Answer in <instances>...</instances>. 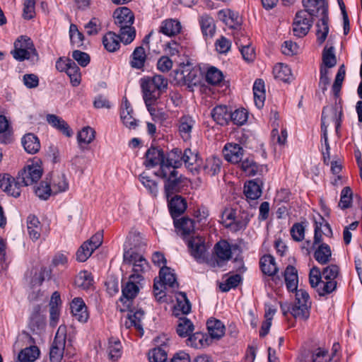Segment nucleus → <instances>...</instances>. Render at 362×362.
I'll list each match as a JSON object with an SVG mask.
<instances>
[{"mask_svg":"<svg viewBox=\"0 0 362 362\" xmlns=\"http://www.w3.org/2000/svg\"><path fill=\"white\" fill-rule=\"evenodd\" d=\"M340 269L337 264H329L321 271L317 267L310 270L309 283L320 296H326L337 290V279Z\"/></svg>","mask_w":362,"mask_h":362,"instance_id":"1","label":"nucleus"},{"mask_svg":"<svg viewBox=\"0 0 362 362\" xmlns=\"http://www.w3.org/2000/svg\"><path fill=\"white\" fill-rule=\"evenodd\" d=\"M157 177L164 180V190L166 197L182 192L187 187L188 180L171 166H163L155 172Z\"/></svg>","mask_w":362,"mask_h":362,"instance_id":"2","label":"nucleus"},{"mask_svg":"<svg viewBox=\"0 0 362 362\" xmlns=\"http://www.w3.org/2000/svg\"><path fill=\"white\" fill-rule=\"evenodd\" d=\"M141 88L143 93V98L145 104L151 105V103H157L161 93L168 87V80L163 76L154 75L141 79Z\"/></svg>","mask_w":362,"mask_h":362,"instance_id":"3","label":"nucleus"},{"mask_svg":"<svg viewBox=\"0 0 362 362\" xmlns=\"http://www.w3.org/2000/svg\"><path fill=\"white\" fill-rule=\"evenodd\" d=\"M311 300L308 293L299 289L296 293L295 303L291 307V314L296 319L307 320L310 316Z\"/></svg>","mask_w":362,"mask_h":362,"instance_id":"4","label":"nucleus"},{"mask_svg":"<svg viewBox=\"0 0 362 362\" xmlns=\"http://www.w3.org/2000/svg\"><path fill=\"white\" fill-rule=\"evenodd\" d=\"M124 263L127 264H132L133 274L132 275H136L140 278H136L137 280L143 281V274L149 269V264L147 260L140 254L129 250L125 251L123 255Z\"/></svg>","mask_w":362,"mask_h":362,"instance_id":"5","label":"nucleus"},{"mask_svg":"<svg viewBox=\"0 0 362 362\" xmlns=\"http://www.w3.org/2000/svg\"><path fill=\"white\" fill-rule=\"evenodd\" d=\"M14 59L18 61L29 59L32 54L37 55V52L31 39L21 35L14 42V50L11 52Z\"/></svg>","mask_w":362,"mask_h":362,"instance_id":"6","label":"nucleus"},{"mask_svg":"<svg viewBox=\"0 0 362 362\" xmlns=\"http://www.w3.org/2000/svg\"><path fill=\"white\" fill-rule=\"evenodd\" d=\"M136 278H139L136 275H130L129 281L122 286V295L119 298V301L123 303L124 308L121 309L122 311L129 308L132 300L139 292L141 281L137 280Z\"/></svg>","mask_w":362,"mask_h":362,"instance_id":"7","label":"nucleus"},{"mask_svg":"<svg viewBox=\"0 0 362 362\" xmlns=\"http://www.w3.org/2000/svg\"><path fill=\"white\" fill-rule=\"evenodd\" d=\"M66 327L59 326L49 350L50 362H61L66 345Z\"/></svg>","mask_w":362,"mask_h":362,"instance_id":"8","label":"nucleus"},{"mask_svg":"<svg viewBox=\"0 0 362 362\" xmlns=\"http://www.w3.org/2000/svg\"><path fill=\"white\" fill-rule=\"evenodd\" d=\"M103 239V233L98 232L89 240L84 242L76 252V260L80 262H86L93 252L102 245Z\"/></svg>","mask_w":362,"mask_h":362,"instance_id":"9","label":"nucleus"},{"mask_svg":"<svg viewBox=\"0 0 362 362\" xmlns=\"http://www.w3.org/2000/svg\"><path fill=\"white\" fill-rule=\"evenodd\" d=\"M313 16L303 10L296 13L293 23V32L295 36L303 37L308 33L313 23Z\"/></svg>","mask_w":362,"mask_h":362,"instance_id":"10","label":"nucleus"},{"mask_svg":"<svg viewBox=\"0 0 362 362\" xmlns=\"http://www.w3.org/2000/svg\"><path fill=\"white\" fill-rule=\"evenodd\" d=\"M190 255L198 262H203L205 260L206 245L205 240L199 236H192L186 240Z\"/></svg>","mask_w":362,"mask_h":362,"instance_id":"11","label":"nucleus"},{"mask_svg":"<svg viewBox=\"0 0 362 362\" xmlns=\"http://www.w3.org/2000/svg\"><path fill=\"white\" fill-rule=\"evenodd\" d=\"M232 257L231 245L225 240L216 243L214 247L213 259L214 265L221 267L225 264Z\"/></svg>","mask_w":362,"mask_h":362,"instance_id":"12","label":"nucleus"},{"mask_svg":"<svg viewBox=\"0 0 362 362\" xmlns=\"http://www.w3.org/2000/svg\"><path fill=\"white\" fill-rule=\"evenodd\" d=\"M42 175L41 167L37 165H28L17 176L18 180L21 182L23 186L31 185L37 182Z\"/></svg>","mask_w":362,"mask_h":362,"instance_id":"13","label":"nucleus"},{"mask_svg":"<svg viewBox=\"0 0 362 362\" xmlns=\"http://www.w3.org/2000/svg\"><path fill=\"white\" fill-rule=\"evenodd\" d=\"M331 111L332 114V121L334 122L335 124V130L337 134H338L339 130L341 127V117L343 115V110L342 107L341 105H336L335 107L329 108V107H324L322 112V124H321V129L322 132V136H325V135H327V126L325 125V119L327 117V113Z\"/></svg>","mask_w":362,"mask_h":362,"instance_id":"14","label":"nucleus"},{"mask_svg":"<svg viewBox=\"0 0 362 362\" xmlns=\"http://www.w3.org/2000/svg\"><path fill=\"white\" fill-rule=\"evenodd\" d=\"M305 11L311 16H317L321 13V16L328 15V4L326 0H302Z\"/></svg>","mask_w":362,"mask_h":362,"instance_id":"15","label":"nucleus"},{"mask_svg":"<svg viewBox=\"0 0 362 362\" xmlns=\"http://www.w3.org/2000/svg\"><path fill=\"white\" fill-rule=\"evenodd\" d=\"M115 23L119 29L124 26L132 25L134 16L132 11L127 7H121L116 9L113 13Z\"/></svg>","mask_w":362,"mask_h":362,"instance_id":"16","label":"nucleus"},{"mask_svg":"<svg viewBox=\"0 0 362 362\" xmlns=\"http://www.w3.org/2000/svg\"><path fill=\"white\" fill-rule=\"evenodd\" d=\"M71 311L74 317L80 322H87L89 317L87 307L81 298H74L71 303Z\"/></svg>","mask_w":362,"mask_h":362,"instance_id":"17","label":"nucleus"},{"mask_svg":"<svg viewBox=\"0 0 362 362\" xmlns=\"http://www.w3.org/2000/svg\"><path fill=\"white\" fill-rule=\"evenodd\" d=\"M211 115L217 124L228 125L231 120L230 107L224 105H216L211 110Z\"/></svg>","mask_w":362,"mask_h":362,"instance_id":"18","label":"nucleus"},{"mask_svg":"<svg viewBox=\"0 0 362 362\" xmlns=\"http://www.w3.org/2000/svg\"><path fill=\"white\" fill-rule=\"evenodd\" d=\"M144 317V312L141 309L129 310L127 314V318L124 322V326L127 329L134 327L139 332V335L142 336L144 329L141 325V320Z\"/></svg>","mask_w":362,"mask_h":362,"instance_id":"19","label":"nucleus"},{"mask_svg":"<svg viewBox=\"0 0 362 362\" xmlns=\"http://www.w3.org/2000/svg\"><path fill=\"white\" fill-rule=\"evenodd\" d=\"M164 163L165 155L162 149L151 147L146 151L144 163L146 168H153L157 165H159L160 167Z\"/></svg>","mask_w":362,"mask_h":362,"instance_id":"20","label":"nucleus"},{"mask_svg":"<svg viewBox=\"0 0 362 362\" xmlns=\"http://www.w3.org/2000/svg\"><path fill=\"white\" fill-rule=\"evenodd\" d=\"M243 152V148L238 144L228 143L223 149L224 158L232 163H239L241 161Z\"/></svg>","mask_w":362,"mask_h":362,"instance_id":"21","label":"nucleus"},{"mask_svg":"<svg viewBox=\"0 0 362 362\" xmlns=\"http://www.w3.org/2000/svg\"><path fill=\"white\" fill-rule=\"evenodd\" d=\"M194 124V119L189 115H183L179 119L177 123L178 132L185 141L190 140Z\"/></svg>","mask_w":362,"mask_h":362,"instance_id":"22","label":"nucleus"},{"mask_svg":"<svg viewBox=\"0 0 362 362\" xmlns=\"http://www.w3.org/2000/svg\"><path fill=\"white\" fill-rule=\"evenodd\" d=\"M220 20L223 21L229 28L236 30L235 35L238 33V29L240 28V19L238 13L231 10H221L218 13Z\"/></svg>","mask_w":362,"mask_h":362,"instance_id":"23","label":"nucleus"},{"mask_svg":"<svg viewBox=\"0 0 362 362\" xmlns=\"http://www.w3.org/2000/svg\"><path fill=\"white\" fill-rule=\"evenodd\" d=\"M182 30L180 22L174 18H168L163 21L158 28V32L168 37L178 35Z\"/></svg>","mask_w":362,"mask_h":362,"instance_id":"24","label":"nucleus"},{"mask_svg":"<svg viewBox=\"0 0 362 362\" xmlns=\"http://www.w3.org/2000/svg\"><path fill=\"white\" fill-rule=\"evenodd\" d=\"M106 353L110 361H117L123 354V348L120 340L117 338L110 337L108 339Z\"/></svg>","mask_w":362,"mask_h":362,"instance_id":"25","label":"nucleus"},{"mask_svg":"<svg viewBox=\"0 0 362 362\" xmlns=\"http://www.w3.org/2000/svg\"><path fill=\"white\" fill-rule=\"evenodd\" d=\"M206 327L211 340L220 339L225 334V325L219 320L215 318L209 319L206 322Z\"/></svg>","mask_w":362,"mask_h":362,"instance_id":"26","label":"nucleus"},{"mask_svg":"<svg viewBox=\"0 0 362 362\" xmlns=\"http://www.w3.org/2000/svg\"><path fill=\"white\" fill-rule=\"evenodd\" d=\"M53 194L64 192L69 189V182L64 173H54L52 175L50 182Z\"/></svg>","mask_w":362,"mask_h":362,"instance_id":"27","label":"nucleus"},{"mask_svg":"<svg viewBox=\"0 0 362 362\" xmlns=\"http://www.w3.org/2000/svg\"><path fill=\"white\" fill-rule=\"evenodd\" d=\"M284 281L286 283V288L290 292L295 291L296 293L298 284V276L296 268L292 265L286 267L284 272Z\"/></svg>","mask_w":362,"mask_h":362,"instance_id":"28","label":"nucleus"},{"mask_svg":"<svg viewBox=\"0 0 362 362\" xmlns=\"http://www.w3.org/2000/svg\"><path fill=\"white\" fill-rule=\"evenodd\" d=\"M46 119L49 124L61 132L63 134L68 137L72 136V130L62 117L56 115L49 114L47 115Z\"/></svg>","mask_w":362,"mask_h":362,"instance_id":"29","label":"nucleus"},{"mask_svg":"<svg viewBox=\"0 0 362 362\" xmlns=\"http://www.w3.org/2000/svg\"><path fill=\"white\" fill-rule=\"evenodd\" d=\"M25 151L30 154H35L40 149V142L38 137L33 133L25 134L21 139Z\"/></svg>","mask_w":362,"mask_h":362,"instance_id":"30","label":"nucleus"},{"mask_svg":"<svg viewBox=\"0 0 362 362\" xmlns=\"http://www.w3.org/2000/svg\"><path fill=\"white\" fill-rule=\"evenodd\" d=\"M199 23L203 35L206 38H212L216 32L214 20L208 14H203L199 18Z\"/></svg>","mask_w":362,"mask_h":362,"instance_id":"31","label":"nucleus"},{"mask_svg":"<svg viewBox=\"0 0 362 362\" xmlns=\"http://www.w3.org/2000/svg\"><path fill=\"white\" fill-rule=\"evenodd\" d=\"M315 259L320 264L325 265L332 259L330 246L326 243L320 244L314 252Z\"/></svg>","mask_w":362,"mask_h":362,"instance_id":"32","label":"nucleus"},{"mask_svg":"<svg viewBox=\"0 0 362 362\" xmlns=\"http://www.w3.org/2000/svg\"><path fill=\"white\" fill-rule=\"evenodd\" d=\"M259 267L262 272L269 276H274L278 272L275 259L271 255H265L260 258Z\"/></svg>","mask_w":362,"mask_h":362,"instance_id":"33","label":"nucleus"},{"mask_svg":"<svg viewBox=\"0 0 362 362\" xmlns=\"http://www.w3.org/2000/svg\"><path fill=\"white\" fill-rule=\"evenodd\" d=\"M159 277L160 280L166 287L173 291L178 288L179 284L177 281L175 274L171 271L170 268L162 267L159 272Z\"/></svg>","mask_w":362,"mask_h":362,"instance_id":"34","label":"nucleus"},{"mask_svg":"<svg viewBox=\"0 0 362 362\" xmlns=\"http://www.w3.org/2000/svg\"><path fill=\"white\" fill-rule=\"evenodd\" d=\"M168 205L170 212L173 218L180 216L187 209L185 199L179 195L172 197Z\"/></svg>","mask_w":362,"mask_h":362,"instance_id":"35","label":"nucleus"},{"mask_svg":"<svg viewBox=\"0 0 362 362\" xmlns=\"http://www.w3.org/2000/svg\"><path fill=\"white\" fill-rule=\"evenodd\" d=\"M189 338L187 340L188 346L194 347L195 349H202L208 346L211 340L202 332H196L192 335H189Z\"/></svg>","mask_w":362,"mask_h":362,"instance_id":"36","label":"nucleus"},{"mask_svg":"<svg viewBox=\"0 0 362 362\" xmlns=\"http://www.w3.org/2000/svg\"><path fill=\"white\" fill-rule=\"evenodd\" d=\"M29 325L30 328L33 330L35 329H40L44 327L45 325V317L41 314V308L40 305H37L33 308Z\"/></svg>","mask_w":362,"mask_h":362,"instance_id":"37","label":"nucleus"},{"mask_svg":"<svg viewBox=\"0 0 362 362\" xmlns=\"http://www.w3.org/2000/svg\"><path fill=\"white\" fill-rule=\"evenodd\" d=\"M234 37L235 44L239 47L243 58L247 62L253 61L255 58V52L254 48L249 45V42H247L245 45L243 44L241 40L238 39V33L236 35L234 34ZM244 40L249 41V39L246 37H244Z\"/></svg>","mask_w":362,"mask_h":362,"instance_id":"38","label":"nucleus"},{"mask_svg":"<svg viewBox=\"0 0 362 362\" xmlns=\"http://www.w3.org/2000/svg\"><path fill=\"white\" fill-rule=\"evenodd\" d=\"M120 40L115 33L108 32L103 38V44L105 48L110 52L117 51L120 47Z\"/></svg>","mask_w":362,"mask_h":362,"instance_id":"39","label":"nucleus"},{"mask_svg":"<svg viewBox=\"0 0 362 362\" xmlns=\"http://www.w3.org/2000/svg\"><path fill=\"white\" fill-rule=\"evenodd\" d=\"M273 74L276 79L284 82H288L292 78L290 67L282 63L277 64L274 66Z\"/></svg>","mask_w":362,"mask_h":362,"instance_id":"40","label":"nucleus"},{"mask_svg":"<svg viewBox=\"0 0 362 362\" xmlns=\"http://www.w3.org/2000/svg\"><path fill=\"white\" fill-rule=\"evenodd\" d=\"M145 105L155 122H162L168 118L167 112L163 108L158 106V101L157 103H151V105L148 103Z\"/></svg>","mask_w":362,"mask_h":362,"instance_id":"41","label":"nucleus"},{"mask_svg":"<svg viewBox=\"0 0 362 362\" xmlns=\"http://www.w3.org/2000/svg\"><path fill=\"white\" fill-rule=\"evenodd\" d=\"M146 54L144 48L139 46L135 48L132 54L131 66L133 68L141 69L144 66Z\"/></svg>","mask_w":362,"mask_h":362,"instance_id":"42","label":"nucleus"},{"mask_svg":"<svg viewBox=\"0 0 362 362\" xmlns=\"http://www.w3.org/2000/svg\"><path fill=\"white\" fill-rule=\"evenodd\" d=\"M221 164L222 162L219 158L215 156L210 157L206 160L204 171L206 175L214 176L220 172Z\"/></svg>","mask_w":362,"mask_h":362,"instance_id":"43","label":"nucleus"},{"mask_svg":"<svg viewBox=\"0 0 362 362\" xmlns=\"http://www.w3.org/2000/svg\"><path fill=\"white\" fill-rule=\"evenodd\" d=\"M328 21V15L323 16L321 17L320 23H317L316 25L317 41L319 45H322L327 37L329 33Z\"/></svg>","mask_w":362,"mask_h":362,"instance_id":"44","label":"nucleus"},{"mask_svg":"<svg viewBox=\"0 0 362 362\" xmlns=\"http://www.w3.org/2000/svg\"><path fill=\"white\" fill-rule=\"evenodd\" d=\"M182 151L179 148H174L168 154V157L165 158V163L161 165L160 168L163 166H171L174 169L177 170L182 165Z\"/></svg>","mask_w":362,"mask_h":362,"instance_id":"45","label":"nucleus"},{"mask_svg":"<svg viewBox=\"0 0 362 362\" xmlns=\"http://www.w3.org/2000/svg\"><path fill=\"white\" fill-rule=\"evenodd\" d=\"M244 193L247 199L255 200L262 194V190L259 184L255 180H250L245 183Z\"/></svg>","mask_w":362,"mask_h":362,"instance_id":"46","label":"nucleus"},{"mask_svg":"<svg viewBox=\"0 0 362 362\" xmlns=\"http://www.w3.org/2000/svg\"><path fill=\"white\" fill-rule=\"evenodd\" d=\"M28 232L31 239L36 240L40 236V223L35 216L28 217Z\"/></svg>","mask_w":362,"mask_h":362,"instance_id":"47","label":"nucleus"},{"mask_svg":"<svg viewBox=\"0 0 362 362\" xmlns=\"http://www.w3.org/2000/svg\"><path fill=\"white\" fill-rule=\"evenodd\" d=\"M40 354V351L37 346H31L25 348L18 354V359L21 362H31L34 361Z\"/></svg>","mask_w":362,"mask_h":362,"instance_id":"48","label":"nucleus"},{"mask_svg":"<svg viewBox=\"0 0 362 362\" xmlns=\"http://www.w3.org/2000/svg\"><path fill=\"white\" fill-rule=\"evenodd\" d=\"M194 330L192 322L187 317H180L177 327V333L181 337L189 336Z\"/></svg>","mask_w":362,"mask_h":362,"instance_id":"49","label":"nucleus"},{"mask_svg":"<svg viewBox=\"0 0 362 362\" xmlns=\"http://www.w3.org/2000/svg\"><path fill=\"white\" fill-rule=\"evenodd\" d=\"M95 137V132L90 127H83L77 135V140L81 147L82 144H90Z\"/></svg>","mask_w":362,"mask_h":362,"instance_id":"50","label":"nucleus"},{"mask_svg":"<svg viewBox=\"0 0 362 362\" xmlns=\"http://www.w3.org/2000/svg\"><path fill=\"white\" fill-rule=\"evenodd\" d=\"M165 346H158L148 352L149 362H165L168 358Z\"/></svg>","mask_w":362,"mask_h":362,"instance_id":"51","label":"nucleus"},{"mask_svg":"<svg viewBox=\"0 0 362 362\" xmlns=\"http://www.w3.org/2000/svg\"><path fill=\"white\" fill-rule=\"evenodd\" d=\"M93 278L90 273L87 271H81L76 276L74 283L78 287L83 289H88L92 285Z\"/></svg>","mask_w":362,"mask_h":362,"instance_id":"52","label":"nucleus"},{"mask_svg":"<svg viewBox=\"0 0 362 362\" xmlns=\"http://www.w3.org/2000/svg\"><path fill=\"white\" fill-rule=\"evenodd\" d=\"M68 69L66 71V74L69 76L71 80V83L74 86H77L81 83V75L79 67L73 61L69 64Z\"/></svg>","mask_w":362,"mask_h":362,"instance_id":"53","label":"nucleus"},{"mask_svg":"<svg viewBox=\"0 0 362 362\" xmlns=\"http://www.w3.org/2000/svg\"><path fill=\"white\" fill-rule=\"evenodd\" d=\"M118 36L120 41L124 44H130L136 36L135 28L132 25L124 26L119 29Z\"/></svg>","mask_w":362,"mask_h":362,"instance_id":"54","label":"nucleus"},{"mask_svg":"<svg viewBox=\"0 0 362 362\" xmlns=\"http://www.w3.org/2000/svg\"><path fill=\"white\" fill-rule=\"evenodd\" d=\"M223 79V73L214 66L208 69L206 73V81L211 85H218Z\"/></svg>","mask_w":362,"mask_h":362,"instance_id":"55","label":"nucleus"},{"mask_svg":"<svg viewBox=\"0 0 362 362\" xmlns=\"http://www.w3.org/2000/svg\"><path fill=\"white\" fill-rule=\"evenodd\" d=\"M52 276V271L46 267L41 268L39 272H36L33 276L30 284L33 287L40 286L45 279H49Z\"/></svg>","mask_w":362,"mask_h":362,"instance_id":"56","label":"nucleus"},{"mask_svg":"<svg viewBox=\"0 0 362 362\" xmlns=\"http://www.w3.org/2000/svg\"><path fill=\"white\" fill-rule=\"evenodd\" d=\"M345 74H346V71L344 69V66L342 65L338 69L337 74L335 77L334 82V83L332 85V88L333 94L336 98H338L339 96L341 88L342 86V83L345 78Z\"/></svg>","mask_w":362,"mask_h":362,"instance_id":"57","label":"nucleus"},{"mask_svg":"<svg viewBox=\"0 0 362 362\" xmlns=\"http://www.w3.org/2000/svg\"><path fill=\"white\" fill-rule=\"evenodd\" d=\"M242 277L240 274H235L228 276L225 282L221 283L219 288L223 292H227L231 288H236L240 283Z\"/></svg>","mask_w":362,"mask_h":362,"instance_id":"58","label":"nucleus"},{"mask_svg":"<svg viewBox=\"0 0 362 362\" xmlns=\"http://www.w3.org/2000/svg\"><path fill=\"white\" fill-rule=\"evenodd\" d=\"M175 310H180L182 314L186 315L191 310V304L187 298L185 293L180 292L177 297Z\"/></svg>","mask_w":362,"mask_h":362,"instance_id":"59","label":"nucleus"},{"mask_svg":"<svg viewBox=\"0 0 362 362\" xmlns=\"http://www.w3.org/2000/svg\"><path fill=\"white\" fill-rule=\"evenodd\" d=\"M322 63L325 66L324 68H332L337 64V59L334 53V48L325 47L322 52Z\"/></svg>","mask_w":362,"mask_h":362,"instance_id":"60","label":"nucleus"},{"mask_svg":"<svg viewBox=\"0 0 362 362\" xmlns=\"http://www.w3.org/2000/svg\"><path fill=\"white\" fill-rule=\"evenodd\" d=\"M352 203V191L349 187L343 188L341 192L340 201L338 206L344 210L351 207Z\"/></svg>","mask_w":362,"mask_h":362,"instance_id":"61","label":"nucleus"},{"mask_svg":"<svg viewBox=\"0 0 362 362\" xmlns=\"http://www.w3.org/2000/svg\"><path fill=\"white\" fill-rule=\"evenodd\" d=\"M139 180L153 197L157 196L158 189V184L156 181L151 180L148 176L146 175L144 173L140 175Z\"/></svg>","mask_w":362,"mask_h":362,"instance_id":"62","label":"nucleus"},{"mask_svg":"<svg viewBox=\"0 0 362 362\" xmlns=\"http://www.w3.org/2000/svg\"><path fill=\"white\" fill-rule=\"evenodd\" d=\"M241 170L245 173L246 175L253 176L258 170L257 163L252 158H247L242 160L239 164Z\"/></svg>","mask_w":362,"mask_h":362,"instance_id":"63","label":"nucleus"},{"mask_svg":"<svg viewBox=\"0 0 362 362\" xmlns=\"http://www.w3.org/2000/svg\"><path fill=\"white\" fill-rule=\"evenodd\" d=\"M175 226L178 228L183 235H189L194 230V223L191 218L183 217L180 221L175 223Z\"/></svg>","mask_w":362,"mask_h":362,"instance_id":"64","label":"nucleus"}]
</instances>
